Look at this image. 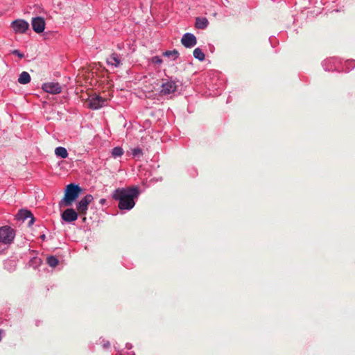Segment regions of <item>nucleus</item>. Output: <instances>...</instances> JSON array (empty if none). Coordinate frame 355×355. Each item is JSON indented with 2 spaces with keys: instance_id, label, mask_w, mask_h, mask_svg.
Masks as SVG:
<instances>
[{
  "instance_id": "obj_1",
  "label": "nucleus",
  "mask_w": 355,
  "mask_h": 355,
  "mask_svg": "<svg viewBox=\"0 0 355 355\" xmlns=\"http://www.w3.org/2000/svg\"><path fill=\"white\" fill-rule=\"evenodd\" d=\"M139 195L138 189L132 187L128 189H118L115 190L113 198L118 200L120 209H131L135 205L134 199Z\"/></svg>"
},
{
  "instance_id": "obj_2",
  "label": "nucleus",
  "mask_w": 355,
  "mask_h": 355,
  "mask_svg": "<svg viewBox=\"0 0 355 355\" xmlns=\"http://www.w3.org/2000/svg\"><path fill=\"white\" fill-rule=\"evenodd\" d=\"M82 192L83 189L78 184L73 183L68 184L64 191V196L60 202V206H71Z\"/></svg>"
},
{
  "instance_id": "obj_3",
  "label": "nucleus",
  "mask_w": 355,
  "mask_h": 355,
  "mask_svg": "<svg viewBox=\"0 0 355 355\" xmlns=\"http://www.w3.org/2000/svg\"><path fill=\"white\" fill-rule=\"evenodd\" d=\"M15 236V230L9 226L0 227V243L10 244Z\"/></svg>"
},
{
  "instance_id": "obj_4",
  "label": "nucleus",
  "mask_w": 355,
  "mask_h": 355,
  "mask_svg": "<svg viewBox=\"0 0 355 355\" xmlns=\"http://www.w3.org/2000/svg\"><path fill=\"white\" fill-rule=\"evenodd\" d=\"M94 198L87 194L82 198L76 205V209L80 215H85L88 209V205L92 202Z\"/></svg>"
},
{
  "instance_id": "obj_5",
  "label": "nucleus",
  "mask_w": 355,
  "mask_h": 355,
  "mask_svg": "<svg viewBox=\"0 0 355 355\" xmlns=\"http://www.w3.org/2000/svg\"><path fill=\"white\" fill-rule=\"evenodd\" d=\"M15 33H24L29 28V24L24 19H16L11 24Z\"/></svg>"
},
{
  "instance_id": "obj_6",
  "label": "nucleus",
  "mask_w": 355,
  "mask_h": 355,
  "mask_svg": "<svg viewBox=\"0 0 355 355\" xmlns=\"http://www.w3.org/2000/svg\"><path fill=\"white\" fill-rule=\"evenodd\" d=\"M42 89L52 94H58L62 92V87L58 83H45L42 86Z\"/></svg>"
},
{
  "instance_id": "obj_7",
  "label": "nucleus",
  "mask_w": 355,
  "mask_h": 355,
  "mask_svg": "<svg viewBox=\"0 0 355 355\" xmlns=\"http://www.w3.org/2000/svg\"><path fill=\"white\" fill-rule=\"evenodd\" d=\"M45 24V21L42 17H36L32 19V28L37 33H41L44 31Z\"/></svg>"
},
{
  "instance_id": "obj_8",
  "label": "nucleus",
  "mask_w": 355,
  "mask_h": 355,
  "mask_svg": "<svg viewBox=\"0 0 355 355\" xmlns=\"http://www.w3.org/2000/svg\"><path fill=\"white\" fill-rule=\"evenodd\" d=\"M181 43L186 48H191L196 45L197 40L194 35L187 33L182 36Z\"/></svg>"
},
{
  "instance_id": "obj_9",
  "label": "nucleus",
  "mask_w": 355,
  "mask_h": 355,
  "mask_svg": "<svg viewBox=\"0 0 355 355\" xmlns=\"http://www.w3.org/2000/svg\"><path fill=\"white\" fill-rule=\"evenodd\" d=\"M63 220L71 223L75 221L78 218V213L72 208H68L62 214Z\"/></svg>"
},
{
  "instance_id": "obj_10",
  "label": "nucleus",
  "mask_w": 355,
  "mask_h": 355,
  "mask_svg": "<svg viewBox=\"0 0 355 355\" xmlns=\"http://www.w3.org/2000/svg\"><path fill=\"white\" fill-rule=\"evenodd\" d=\"M340 61L335 58H330L322 62V66L325 71H334L338 69L337 64Z\"/></svg>"
},
{
  "instance_id": "obj_11",
  "label": "nucleus",
  "mask_w": 355,
  "mask_h": 355,
  "mask_svg": "<svg viewBox=\"0 0 355 355\" xmlns=\"http://www.w3.org/2000/svg\"><path fill=\"white\" fill-rule=\"evenodd\" d=\"M176 90V85L173 81H168L162 83L161 93L162 94H169Z\"/></svg>"
},
{
  "instance_id": "obj_12",
  "label": "nucleus",
  "mask_w": 355,
  "mask_h": 355,
  "mask_svg": "<svg viewBox=\"0 0 355 355\" xmlns=\"http://www.w3.org/2000/svg\"><path fill=\"white\" fill-rule=\"evenodd\" d=\"M17 216L19 219H21L23 220L30 218L31 220L28 223L29 226L33 225L35 221V218L33 217V215L32 214V213L30 211L26 210V209L19 210Z\"/></svg>"
},
{
  "instance_id": "obj_13",
  "label": "nucleus",
  "mask_w": 355,
  "mask_h": 355,
  "mask_svg": "<svg viewBox=\"0 0 355 355\" xmlns=\"http://www.w3.org/2000/svg\"><path fill=\"white\" fill-rule=\"evenodd\" d=\"M105 100L101 97L95 96L92 97L89 102V107L92 109L96 110L102 107Z\"/></svg>"
},
{
  "instance_id": "obj_14",
  "label": "nucleus",
  "mask_w": 355,
  "mask_h": 355,
  "mask_svg": "<svg viewBox=\"0 0 355 355\" xmlns=\"http://www.w3.org/2000/svg\"><path fill=\"white\" fill-rule=\"evenodd\" d=\"M121 62L120 56L115 53L107 58V63L109 65L119 67L121 64Z\"/></svg>"
},
{
  "instance_id": "obj_15",
  "label": "nucleus",
  "mask_w": 355,
  "mask_h": 355,
  "mask_svg": "<svg viewBox=\"0 0 355 355\" xmlns=\"http://www.w3.org/2000/svg\"><path fill=\"white\" fill-rule=\"evenodd\" d=\"M209 24L208 20L205 17H197L196 19L195 26L197 28L204 29Z\"/></svg>"
},
{
  "instance_id": "obj_16",
  "label": "nucleus",
  "mask_w": 355,
  "mask_h": 355,
  "mask_svg": "<svg viewBox=\"0 0 355 355\" xmlns=\"http://www.w3.org/2000/svg\"><path fill=\"white\" fill-rule=\"evenodd\" d=\"M30 81H31V76L28 72L23 71L22 73H21V74L19 75V77L18 78V82L20 84L25 85V84L28 83Z\"/></svg>"
},
{
  "instance_id": "obj_17",
  "label": "nucleus",
  "mask_w": 355,
  "mask_h": 355,
  "mask_svg": "<svg viewBox=\"0 0 355 355\" xmlns=\"http://www.w3.org/2000/svg\"><path fill=\"white\" fill-rule=\"evenodd\" d=\"M193 56L195 57V58L199 60L200 61L204 60L205 57L204 53L200 48H196L194 49Z\"/></svg>"
},
{
  "instance_id": "obj_18",
  "label": "nucleus",
  "mask_w": 355,
  "mask_h": 355,
  "mask_svg": "<svg viewBox=\"0 0 355 355\" xmlns=\"http://www.w3.org/2000/svg\"><path fill=\"white\" fill-rule=\"evenodd\" d=\"M46 261H47V263L51 267H53V268L57 266L58 264V262H59L58 259L54 256H51V257H47Z\"/></svg>"
},
{
  "instance_id": "obj_19",
  "label": "nucleus",
  "mask_w": 355,
  "mask_h": 355,
  "mask_svg": "<svg viewBox=\"0 0 355 355\" xmlns=\"http://www.w3.org/2000/svg\"><path fill=\"white\" fill-rule=\"evenodd\" d=\"M55 155H68L67 150L64 147H58L55 149Z\"/></svg>"
},
{
  "instance_id": "obj_20",
  "label": "nucleus",
  "mask_w": 355,
  "mask_h": 355,
  "mask_svg": "<svg viewBox=\"0 0 355 355\" xmlns=\"http://www.w3.org/2000/svg\"><path fill=\"white\" fill-rule=\"evenodd\" d=\"M124 153V151L122 148L121 147H115L112 149V155H123Z\"/></svg>"
},
{
  "instance_id": "obj_21",
  "label": "nucleus",
  "mask_w": 355,
  "mask_h": 355,
  "mask_svg": "<svg viewBox=\"0 0 355 355\" xmlns=\"http://www.w3.org/2000/svg\"><path fill=\"white\" fill-rule=\"evenodd\" d=\"M346 67H347L348 70L352 69L355 67V60H349L345 62Z\"/></svg>"
},
{
  "instance_id": "obj_22",
  "label": "nucleus",
  "mask_w": 355,
  "mask_h": 355,
  "mask_svg": "<svg viewBox=\"0 0 355 355\" xmlns=\"http://www.w3.org/2000/svg\"><path fill=\"white\" fill-rule=\"evenodd\" d=\"M127 153H131L132 155H139L140 154H142L141 149L139 148H135L131 149V153L127 152Z\"/></svg>"
},
{
  "instance_id": "obj_23",
  "label": "nucleus",
  "mask_w": 355,
  "mask_h": 355,
  "mask_svg": "<svg viewBox=\"0 0 355 355\" xmlns=\"http://www.w3.org/2000/svg\"><path fill=\"white\" fill-rule=\"evenodd\" d=\"M164 55L166 56L175 55V57L177 58L178 55H179V53H178V51L173 50V51H167L164 53Z\"/></svg>"
},
{
  "instance_id": "obj_24",
  "label": "nucleus",
  "mask_w": 355,
  "mask_h": 355,
  "mask_svg": "<svg viewBox=\"0 0 355 355\" xmlns=\"http://www.w3.org/2000/svg\"><path fill=\"white\" fill-rule=\"evenodd\" d=\"M152 62L159 64L162 63V60L159 56H154L152 58Z\"/></svg>"
},
{
  "instance_id": "obj_25",
  "label": "nucleus",
  "mask_w": 355,
  "mask_h": 355,
  "mask_svg": "<svg viewBox=\"0 0 355 355\" xmlns=\"http://www.w3.org/2000/svg\"><path fill=\"white\" fill-rule=\"evenodd\" d=\"M12 53L17 55L20 58H23L24 57V55L22 53L19 52L18 50H14L12 51Z\"/></svg>"
},
{
  "instance_id": "obj_26",
  "label": "nucleus",
  "mask_w": 355,
  "mask_h": 355,
  "mask_svg": "<svg viewBox=\"0 0 355 355\" xmlns=\"http://www.w3.org/2000/svg\"><path fill=\"white\" fill-rule=\"evenodd\" d=\"M58 165L60 166V168H67V166H65V163L64 161H61L58 163Z\"/></svg>"
},
{
  "instance_id": "obj_27",
  "label": "nucleus",
  "mask_w": 355,
  "mask_h": 355,
  "mask_svg": "<svg viewBox=\"0 0 355 355\" xmlns=\"http://www.w3.org/2000/svg\"><path fill=\"white\" fill-rule=\"evenodd\" d=\"M105 201H106V200H105V199H103H103H101V200H100L99 202H100L101 205H103V204L105 202Z\"/></svg>"
},
{
  "instance_id": "obj_28",
  "label": "nucleus",
  "mask_w": 355,
  "mask_h": 355,
  "mask_svg": "<svg viewBox=\"0 0 355 355\" xmlns=\"http://www.w3.org/2000/svg\"><path fill=\"white\" fill-rule=\"evenodd\" d=\"M41 238L44 240L45 239V235H42Z\"/></svg>"
}]
</instances>
